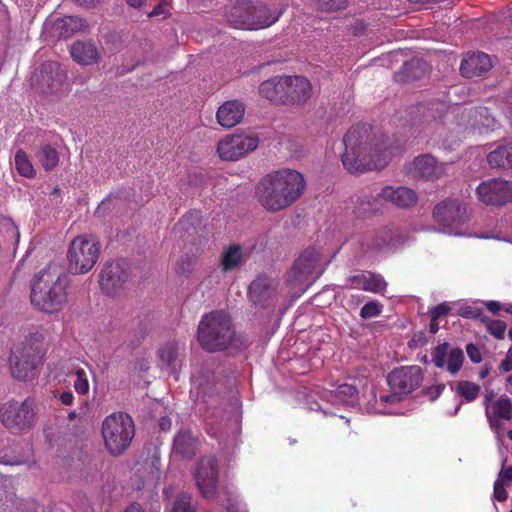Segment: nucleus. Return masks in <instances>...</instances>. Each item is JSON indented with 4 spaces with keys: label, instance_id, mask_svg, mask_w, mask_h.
Here are the masks:
<instances>
[{
    "label": "nucleus",
    "instance_id": "f257e3e1",
    "mask_svg": "<svg viewBox=\"0 0 512 512\" xmlns=\"http://www.w3.org/2000/svg\"><path fill=\"white\" fill-rule=\"evenodd\" d=\"M394 142L382 130H347L343 137V166L350 173L381 170L403 146L398 139Z\"/></svg>",
    "mask_w": 512,
    "mask_h": 512
},
{
    "label": "nucleus",
    "instance_id": "f03ea898",
    "mask_svg": "<svg viewBox=\"0 0 512 512\" xmlns=\"http://www.w3.org/2000/svg\"><path fill=\"white\" fill-rule=\"evenodd\" d=\"M305 180L296 170L282 169L264 176L256 186L260 205L269 212L288 208L302 195Z\"/></svg>",
    "mask_w": 512,
    "mask_h": 512
},
{
    "label": "nucleus",
    "instance_id": "7ed1b4c3",
    "mask_svg": "<svg viewBox=\"0 0 512 512\" xmlns=\"http://www.w3.org/2000/svg\"><path fill=\"white\" fill-rule=\"evenodd\" d=\"M68 287V276L56 264L49 263L34 276L31 304L47 314L58 313L67 303Z\"/></svg>",
    "mask_w": 512,
    "mask_h": 512
},
{
    "label": "nucleus",
    "instance_id": "20e7f679",
    "mask_svg": "<svg viewBox=\"0 0 512 512\" xmlns=\"http://www.w3.org/2000/svg\"><path fill=\"white\" fill-rule=\"evenodd\" d=\"M201 348L215 353L236 346L238 337L230 315L224 310H214L202 316L198 325Z\"/></svg>",
    "mask_w": 512,
    "mask_h": 512
},
{
    "label": "nucleus",
    "instance_id": "39448f33",
    "mask_svg": "<svg viewBox=\"0 0 512 512\" xmlns=\"http://www.w3.org/2000/svg\"><path fill=\"white\" fill-rule=\"evenodd\" d=\"M134 435V422L127 413L114 412L102 423L104 444L112 456L122 455L129 448Z\"/></svg>",
    "mask_w": 512,
    "mask_h": 512
},
{
    "label": "nucleus",
    "instance_id": "423d86ee",
    "mask_svg": "<svg viewBox=\"0 0 512 512\" xmlns=\"http://www.w3.org/2000/svg\"><path fill=\"white\" fill-rule=\"evenodd\" d=\"M100 245L92 239L78 236L74 238L67 252L68 267L73 274H85L96 264Z\"/></svg>",
    "mask_w": 512,
    "mask_h": 512
},
{
    "label": "nucleus",
    "instance_id": "0eeeda50",
    "mask_svg": "<svg viewBox=\"0 0 512 512\" xmlns=\"http://www.w3.org/2000/svg\"><path fill=\"white\" fill-rule=\"evenodd\" d=\"M35 403L32 398L22 402L9 400L0 406V421L11 431L30 429L35 420Z\"/></svg>",
    "mask_w": 512,
    "mask_h": 512
},
{
    "label": "nucleus",
    "instance_id": "6e6552de",
    "mask_svg": "<svg viewBox=\"0 0 512 512\" xmlns=\"http://www.w3.org/2000/svg\"><path fill=\"white\" fill-rule=\"evenodd\" d=\"M321 258L320 252L315 248H307L295 260L288 272L287 282L290 286L303 293L319 277L314 275Z\"/></svg>",
    "mask_w": 512,
    "mask_h": 512
},
{
    "label": "nucleus",
    "instance_id": "1a4fd4ad",
    "mask_svg": "<svg viewBox=\"0 0 512 512\" xmlns=\"http://www.w3.org/2000/svg\"><path fill=\"white\" fill-rule=\"evenodd\" d=\"M433 218L445 232L457 233V229L469 221L467 204L458 199L447 198L435 206Z\"/></svg>",
    "mask_w": 512,
    "mask_h": 512
},
{
    "label": "nucleus",
    "instance_id": "9d476101",
    "mask_svg": "<svg viewBox=\"0 0 512 512\" xmlns=\"http://www.w3.org/2000/svg\"><path fill=\"white\" fill-rule=\"evenodd\" d=\"M66 80V73L61 69L58 62H43L31 77L32 89L43 95H52L60 91L63 82Z\"/></svg>",
    "mask_w": 512,
    "mask_h": 512
},
{
    "label": "nucleus",
    "instance_id": "9b49d317",
    "mask_svg": "<svg viewBox=\"0 0 512 512\" xmlns=\"http://www.w3.org/2000/svg\"><path fill=\"white\" fill-rule=\"evenodd\" d=\"M394 231L389 227L363 233L353 243V253L358 259L374 255L393 245Z\"/></svg>",
    "mask_w": 512,
    "mask_h": 512
},
{
    "label": "nucleus",
    "instance_id": "f8f14e48",
    "mask_svg": "<svg viewBox=\"0 0 512 512\" xmlns=\"http://www.w3.org/2000/svg\"><path fill=\"white\" fill-rule=\"evenodd\" d=\"M476 195L487 206H504L512 202V182L501 178L482 181L476 189Z\"/></svg>",
    "mask_w": 512,
    "mask_h": 512
},
{
    "label": "nucleus",
    "instance_id": "ddd939ff",
    "mask_svg": "<svg viewBox=\"0 0 512 512\" xmlns=\"http://www.w3.org/2000/svg\"><path fill=\"white\" fill-rule=\"evenodd\" d=\"M258 144V137L238 133L226 136L221 140L218 143L217 152L221 159L235 161L254 151Z\"/></svg>",
    "mask_w": 512,
    "mask_h": 512
},
{
    "label": "nucleus",
    "instance_id": "4468645a",
    "mask_svg": "<svg viewBox=\"0 0 512 512\" xmlns=\"http://www.w3.org/2000/svg\"><path fill=\"white\" fill-rule=\"evenodd\" d=\"M196 485L205 499L217 498L219 468L215 458L207 457L200 460L195 471Z\"/></svg>",
    "mask_w": 512,
    "mask_h": 512
},
{
    "label": "nucleus",
    "instance_id": "2eb2a0df",
    "mask_svg": "<svg viewBox=\"0 0 512 512\" xmlns=\"http://www.w3.org/2000/svg\"><path fill=\"white\" fill-rule=\"evenodd\" d=\"M423 380L422 369L417 366H404L389 373L387 381L392 391L408 395L416 390Z\"/></svg>",
    "mask_w": 512,
    "mask_h": 512
},
{
    "label": "nucleus",
    "instance_id": "dca6fc26",
    "mask_svg": "<svg viewBox=\"0 0 512 512\" xmlns=\"http://www.w3.org/2000/svg\"><path fill=\"white\" fill-rule=\"evenodd\" d=\"M129 272L124 261L107 263L100 273L99 284L108 295L114 294L117 289L128 280Z\"/></svg>",
    "mask_w": 512,
    "mask_h": 512
},
{
    "label": "nucleus",
    "instance_id": "f3484780",
    "mask_svg": "<svg viewBox=\"0 0 512 512\" xmlns=\"http://www.w3.org/2000/svg\"><path fill=\"white\" fill-rule=\"evenodd\" d=\"M312 95V85L303 76H286L283 105H302Z\"/></svg>",
    "mask_w": 512,
    "mask_h": 512
},
{
    "label": "nucleus",
    "instance_id": "a211bd4d",
    "mask_svg": "<svg viewBox=\"0 0 512 512\" xmlns=\"http://www.w3.org/2000/svg\"><path fill=\"white\" fill-rule=\"evenodd\" d=\"M44 27L54 38H69L77 32L84 31L87 28V22L78 16H66L48 19Z\"/></svg>",
    "mask_w": 512,
    "mask_h": 512
},
{
    "label": "nucleus",
    "instance_id": "6ab92c4d",
    "mask_svg": "<svg viewBox=\"0 0 512 512\" xmlns=\"http://www.w3.org/2000/svg\"><path fill=\"white\" fill-rule=\"evenodd\" d=\"M448 343L437 345L432 353V361L437 368H444L451 373L456 374L462 367L464 361V353L460 348H453L449 353Z\"/></svg>",
    "mask_w": 512,
    "mask_h": 512
},
{
    "label": "nucleus",
    "instance_id": "aec40b11",
    "mask_svg": "<svg viewBox=\"0 0 512 512\" xmlns=\"http://www.w3.org/2000/svg\"><path fill=\"white\" fill-rule=\"evenodd\" d=\"M250 300L262 307H266L276 298V283L273 279L260 275L251 282L248 288Z\"/></svg>",
    "mask_w": 512,
    "mask_h": 512
},
{
    "label": "nucleus",
    "instance_id": "412c9836",
    "mask_svg": "<svg viewBox=\"0 0 512 512\" xmlns=\"http://www.w3.org/2000/svg\"><path fill=\"white\" fill-rule=\"evenodd\" d=\"M15 348V354L21 357L29 358L39 364L44 358L47 348L45 346V336L36 331L27 335L24 340Z\"/></svg>",
    "mask_w": 512,
    "mask_h": 512
},
{
    "label": "nucleus",
    "instance_id": "4be33fe9",
    "mask_svg": "<svg viewBox=\"0 0 512 512\" xmlns=\"http://www.w3.org/2000/svg\"><path fill=\"white\" fill-rule=\"evenodd\" d=\"M345 286L350 289H359L380 294L387 289V282L380 274L362 271L347 277Z\"/></svg>",
    "mask_w": 512,
    "mask_h": 512
},
{
    "label": "nucleus",
    "instance_id": "5701e85b",
    "mask_svg": "<svg viewBox=\"0 0 512 512\" xmlns=\"http://www.w3.org/2000/svg\"><path fill=\"white\" fill-rule=\"evenodd\" d=\"M492 68V62L486 53L468 52L460 64V73L465 78L480 77Z\"/></svg>",
    "mask_w": 512,
    "mask_h": 512
},
{
    "label": "nucleus",
    "instance_id": "b1692460",
    "mask_svg": "<svg viewBox=\"0 0 512 512\" xmlns=\"http://www.w3.org/2000/svg\"><path fill=\"white\" fill-rule=\"evenodd\" d=\"M251 16V0L237 1L225 11L226 22L236 29L254 30Z\"/></svg>",
    "mask_w": 512,
    "mask_h": 512
},
{
    "label": "nucleus",
    "instance_id": "393cba45",
    "mask_svg": "<svg viewBox=\"0 0 512 512\" xmlns=\"http://www.w3.org/2000/svg\"><path fill=\"white\" fill-rule=\"evenodd\" d=\"M161 363L170 369L171 373H178L184 363L185 345L175 340H169L161 345L157 351Z\"/></svg>",
    "mask_w": 512,
    "mask_h": 512
},
{
    "label": "nucleus",
    "instance_id": "a878e982",
    "mask_svg": "<svg viewBox=\"0 0 512 512\" xmlns=\"http://www.w3.org/2000/svg\"><path fill=\"white\" fill-rule=\"evenodd\" d=\"M70 54L77 64L90 66L98 64L101 52L92 40H77L70 46Z\"/></svg>",
    "mask_w": 512,
    "mask_h": 512
},
{
    "label": "nucleus",
    "instance_id": "bb28decb",
    "mask_svg": "<svg viewBox=\"0 0 512 512\" xmlns=\"http://www.w3.org/2000/svg\"><path fill=\"white\" fill-rule=\"evenodd\" d=\"M413 167L416 175L425 180H438L445 175V164L438 162L430 154H424L416 157L413 161Z\"/></svg>",
    "mask_w": 512,
    "mask_h": 512
},
{
    "label": "nucleus",
    "instance_id": "cd10ccee",
    "mask_svg": "<svg viewBox=\"0 0 512 512\" xmlns=\"http://www.w3.org/2000/svg\"><path fill=\"white\" fill-rule=\"evenodd\" d=\"M283 11L275 7H270L260 1H251V16L253 17V29H263L276 23Z\"/></svg>",
    "mask_w": 512,
    "mask_h": 512
},
{
    "label": "nucleus",
    "instance_id": "c85d7f7f",
    "mask_svg": "<svg viewBox=\"0 0 512 512\" xmlns=\"http://www.w3.org/2000/svg\"><path fill=\"white\" fill-rule=\"evenodd\" d=\"M386 204V199L382 197V191L376 195L363 194L357 199L354 207V213L359 218H371L382 213Z\"/></svg>",
    "mask_w": 512,
    "mask_h": 512
},
{
    "label": "nucleus",
    "instance_id": "c756f323",
    "mask_svg": "<svg viewBox=\"0 0 512 512\" xmlns=\"http://www.w3.org/2000/svg\"><path fill=\"white\" fill-rule=\"evenodd\" d=\"M9 366L13 378L20 381H29L36 377L38 364L15 354V348L11 349L9 356Z\"/></svg>",
    "mask_w": 512,
    "mask_h": 512
},
{
    "label": "nucleus",
    "instance_id": "7c9ffc66",
    "mask_svg": "<svg viewBox=\"0 0 512 512\" xmlns=\"http://www.w3.org/2000/svg\"><path fill=\"white\" fill-rule=\"evenodd\" d=\"M245 108L238 100L227 101L217 111L216 118L223 128H233L244 117Z\"/></svg>",
    "mask_w": 512,
    "mask_h": 512
},
{
    "label": "nucleus",
    "instance_id": "2f4dec72",
    "mask_svg": "<svg viewBox=\"0 0 512 512\" xmlns=\"http://www.w3.org/2000/svg\"><path fill=\"white\" fill-rule=\"evenodd\" d=\"M486 418L491 428H499L501 420L512 419V401L507 395L500 396L491 403L488 410L485 411Z\"/></svg>",
    "mask_w": 512,
    "mask_h": 512
},
{
    "label": "nucleus",
    "instance_id": "473e14b6",
    "mask_svg": "<svg viewBox=\"0 0 512 512\" xmlns=\"http://www.w3.org/2000/svg\"><path fill=\"white\" fill-rule=\"evenodd\" d=\"M445 110V105L441 102H429L419 104L411 111L413 125H432V121L441 118Z\"/></svg>",
    "mask_w": 512,
    "mask_h": 512
},
{
    "label": "nucleus",
    "instance_id": "72a5a7b5",
    "mask_svg": "<svg viewBox=\"0 0 512 512\" xmlns=\"http://www.w3.org/2000/svg\"><path fill=\"white\" fill-rule=\"evenodd\" d=\"M382 197L387 202H391L393 205L399 208H409L414 206L418 201L416 192L407 187L385 186L382 189Z\"/></svg>",
    "mask_w": 512,
    "mask_h": 512
},
{
    "label": "nucleus",
    "instance_id": "f704fd0d",
    "mask_svg": "<svg viewBox=\"0 0 512 512\" xmlns=\"http://www.w3.org/2000/svg\"><path fill=\"white\" fill-rule=\"evenodd\" d=\"M198 449V438L190 429H181L173 441V451L182 458H192Z\"/></svg>",
    "mask_w": 512,
    "mask_h": 512
},
{
    "label": "nucleus",
    "instance_id": "c9c22d12",
    "mask_svg": "<svg viewBox=\"0 0 512 512\" xmlns=\"http://www.w3.org/2000/svg\"><path fill=\"white\" fill-rule=\"evenodd\" d=\"M428 71V64L419 58L406 61L402 68L394 74V79L399 83H406L422 78Z\"/></svg>",
    "mask_w": 512,
    "mask_h": 512
},
{
    "label": "nucleus",
    "instance_id": "e433bc0d",
    "mask_svg": "<svg viewBox=\"0 0 512 512\" xmlns=\"http://www.w3.org/2000/svg\"><path fill=\"white\" fill-rule=\"evenodd\" d=\"M285 77L276 76L264 81L259 87L260 94L270 101L283 104Z\"/></svg>",
    "mask_w": 512,
    "mask_h": 512
},
{
    "label": "nucleus",
    "instance_id": "4c0bfd02",
    "mask_svg": "<svg viewBox=\"0 0 512 512\" xmlns=\"http://www.w3.org/2000/svg\"><path fill=\"white\" fill-rule=\"evenodd\" d=\"M242 260V250L239 245L229 246L223 253L221 268L223 271H231L237 268Z\"/></svg>",
    "mask_w": 512,
    "mask_h": 512
},
{
    "label": "nucleus",
    "instance_id": "58836bf2",
    "mask_svg": "<svg viewBox=\"0 0 512 512\" xmlns=\"http://www.w3.org/2000/svg\"><path fill=\"white\" fill-rule=\"evenodd\" d=\"M452 389L467 402L474 401L479 396L481 390L480 385L468 380L456 382Z\"/></svg>",
    "mask_w": 512,
    "mask_h": 512
},
{
    "label": "nucleus",
    "instance_id": "ea45409f",
    "mask_svg": "<svg viewBox=\"0 0 512 512\" xmlns=\"http://www.w3.org/2000/svg\"><path fill=\"white\" fill-rule=\"evenodd\" d=\"M37 157L42 165V167L46 171H50L54 169L59 161V155L55 148L52 146L45 144L43 145L38 154Z\"/></svg>",
    "mask_w": 512,
    "mask_h": 512
},
{
    "label": "nucleus",
    "instance_id": "a19ab883",
    "mask_svg": "<svg viewBox=\"0 0 512 512\" xmlns=\"http://www.w3.org/2000/svg\"><path fill=\"white\" fill-rule=\"evenodd\" d=\"M14 161L15 168L19 175L26 178H33L35 176V169L23 150H18L16 152Z\"/></svg>",
    "mask_w": 512,
    "mask_h": 512
},
{
    "label": "nucleus",
    "instance_id": "79ce46f5",
    "mask_svg": "<svg viewBox=\"0 0 512 512\" xmlns=\"http://www.w3.org/2000/svg\"><path fill=\"white\" fill-rule=\"evenodd\" d=\"M481 322L485 324L487 331L497 339H503L507 325L504 321L491 319L487 316L481 317Z\"/></svg>",
    "mask_w": 512,
    "mask_h": 512
},
{
    "label": "nucleus",
    "instance_id": "37998d69",
    "mask_svg": "<svg viewBox=\"0 0 512 512\" xmlns=\"http://www.w3.org/2000/svg\"><path fill=\"white\" fill-rule=\"evenodd\" d=\"M349 0H316L317 10L323 13H334L346 9Z\"/></svg>",
    "mask_w": 512,
    "mask_h": 512
},
{
    "label": "nucleus",
    "instance_id": "c03bdc74",
    "mask_svg": "<svg viewBox=\"0 0 512 512\" xmlns=\"http://www.w3.org/2000/svg\"><path fill=\"white\" fill-rule=\"evenodd\" d=\"M197 262V258L194 255H184L179 258L176 264V273L183 276H189L193 271Z\"/></svg>",
    "mask_w": 512,
    "mask_h": 512
},
{
    "label": "nucleus",
    "instance_id": "a18cd8bd",
    "mask_svg": "<svg viewBox=\"0 0 512 512\" xmlns=\"http://www.w3.org/2000/svg\"><path fill=\"white\" fill-rule=\"evenodd\" d=\"M171 512H196L192 505V497L189 494H179L172 506Z\"/></svg>",
    "mask_w": 512,
    "mask_h": 512
},
{
    "label": "nucleus",
    "instance_id": "49530a36",
    "mask_svg": "<svg viewBox=\"0 0 512 512\" xmlns=\"http://www.w3.org/2000/svg\"><path fill=\"white\" fill-rule=\"evenodd\" d=\"M334 394L342 401L352 402L356 398L358 390L351 384L343 383L336 387Z\"/></svg>",
    "mask_w": 512,
    "mask_h": 512
},
{
    "label": "nucleus",
    "instance_id": "de8ad7c7",
    "mask_svg": "<svg viewBox=\"0 0 512 512\" xmlns=\"http://www.w3.org/2000/svg\"><path fill=\"white\" fill-rule=\"evenodd\" d=\"M489 165L493 168H505V145L498 146L487 156Z\"/></svg>",
    "mask_w": 512,
    "mask_h": 512
},
{
    "label": "nucleus",
    "instance_id": "09e8293b",
    "mask_svg": "<svg viewBox=\"0 0 512 512\" xmlns=\"http://www.w3.org/2000/svg\"><path fill=\"white\" fill-rule=\"evenodd\" d=\"M237 498V495L233 489V487L229 485H222L221 487L217 486V498L210 499L211 501H215L220 505L226 504L228 501H234Z\"/></svg>",
    "mask_w": 512,
    "mask_h": 512
},
{
    "label": "nucleus",
    "instance_id": "8fccbe9b",
    "mask_svg": "<svg viewBox=\"0 0 512 512\" xmlns=\"http://www.w3.org/2000/svg\"><path fill=\"white\" fill-rule=\"evenodd\" d=\"M76 380L74 381V389L80 395H85L89 391V381L84 369L79 368L75 372Z\"/></svg>",
    "mask_w": 512,
    "mask_h": 512
},
{
    "label": "nucleus",
    "instance_id": "3c124183",
    "mask_svg": "<svg viewBox=\"0 0 512 512\" xmlns=\"http://www.w3.org/2000/svg\"><path fill=\"white\" fill-rule=\"evenodd\" d=\"M382 313V305L376 301L367 302L360 310V317L370 319L379 316Z\"/></svg>",
    "mask_w": 512,
    "mask_h": 512
},
{
    "label": "nucleus",
    "instance_id": "603ef678",
    "mask_svg": "<svg viewBox=\"0 0 512 512\" xmlns=\"http://www.w3.org/2000/svg\"><path fill=\"white\" fill-rule=\"evenodd\" d=\"M461 317L468 319H479L481 321V317H483V312L480 308H475L472 306L462 307L458 313Z\"/></svg>",
    "mask_w": 512,
    "mask_h": 512
},
{
    "label": "nucleus",
    "instance_id": "864d4df0",
    "mask_svg": "<svg viewBox=\"0 0 512 512\" xmlns=\"http://www.w3.org/2000/svg\"><path fill=\"white\" fill-rule=\"evenodd\" d=\"M473 117L476 118L477 116H480L481 118H484L485 120L481 123V126L483 128H488L494 124V119L491 118L488 113V109L485 107H478L474 108L472 111Z\"/></svg>",
    "mask_w": 512,
    "mask_h": 512
},
{
    "label": "nucleus",
    "instance_id": "5fc2aeb1",
    "mask_svg": "<svg viewBox=\"0 0 512 512\" xmlns=\"http://www.w3.org/2000/svg\"><path fill=\"white\" fill-rule=\"evenodd\" d=\"M505 486H506V484L501 483L500 481L496 480L494 482L493 495H494V498L499 502L505 501L508 497Z\"/></svg>",
    "mask_w": 512,
    "mask_h": 512
},
{
    "label": "nucleus",
    "instance_id": "6e6d98bb",
    "mask_svg": "<svg viewBox=\"0 0 512 512\" xmlns=\"http://www.w3.org/2000/svg\"><path fill=\"white\" fill-rule=\"evenodd\" d=\"M466 352H467L469 359L473 363H480L482 361V353L477 345H475L473 343L467 344Z\"/></svg>",
    "mask_w": 512,
    "mask_h": 512
},
{
    "label": "nucleus",
    "instance_id": "4d7b16f0",
    "mask_svg": "<svg viewBox=\"0 0 512 512\" xmlns=\"http://www.w3.org/2000/svg\"><path fill=\"white\" fill-rule=\"evenodd\" d=\"M449 311H450L449 304L446 302H443V303L438 304L431 310V317H433L434 319H439L441 317L446 316L449 313Z\"/></svg>",
    "mask_w": 512,
    "mask_h": 512
},
{
    "label": "nucleus",
    "instance_id": "13d9d810",
    "mask_svg": "<svg viewBox=\"0 0 512 512\" xmlns=\"http://www.w3.org/2000/svg\"><path fill=\"white\" fill-rule=\"evenodd\" d=\"M506 459L503 461V465L505 464ZM497 481H500L501 483H504L506 485L510 484L512 482V466L504 467L498 474Z\"/></svg>",
    "mask_w": 512,
    "mask_h": 512
},
{
    "label": "nucleus",
    "instance_id": "bf43d9fd",
    "mask_svg": "<svg viewBox=\"0 0 512 512\" xmlns=\"http://www.w3.org/2000/svg\"><path fill=\"white\" fill-rule=\"evenodd\" d=\"M402 393H398L397 391H392L389 394H381L380 395V402L385 404H393L397 403L402 400L403 398Z\"/></svg>",
    "mask_w": 512,
    "mask_h": 512
},
{
    "label": "nucleus",
    "instance_id": "052dcab7",
    "mask_svg": "<svg viewBox=\"0 0 512 512\" xmlns=\"http://www.w3.org/2000/svg\"><path fill=\"white\" fill-rule=\"evenodd\" d=\"M165 5H166L165 2L161 1L158 5H156L154 7V9L152 11L147 13V16L149 18H152V17H156V16L165 15L166 14Z\"/></svg>",
    "mask_w": 512,
    "mask_h": 512
},
{
    "label": "nucleus",
    "instance_id": "680f3d73",
    "mask_svg": "<svg viewBox=\"0 0 512 512\" xmlns=\"http://www.w3.org/2000/svg\"><path fill=\"white\" fill-rule=\"evenodd\" d=\"M59 400L63 405L70 406L73 404L74 395L71 391H63L59 395Z\"/></svg>",
    "mask_w": 512,
    "mask_h": 512
},
{
    "label": "nucleus",
    "instance_id": "e2e57ef3",
    "mask_svg": "<svg viewBox=\"0 0 512 512\" xmlns=\"http://www.w3.org/2000/svg\"><path fill=\"white\" fill-rule=\"evenodd\" d=\"M366 25L363 20H357L355 23L351 26V32L354 35H361L365 31Z\"/></svg>",
    "mask_w": 512,
    "mask_h": 512
},
{
    "label": "nucleus",
    "instance_id": "0e129e2a",
    "mask_svg": "<svg viewBox=\"0 0 512 512\" xmlns=\"http://www.w3.org/2000/svg\"><path fill=\"white\" fill-rule=\"evenodd\" d=\"M363 300H364V296L363 295L351 294L350 297L347 300V304L349 305L350 308H355L360 303H362Z\"/></svg>",
    "mask_w": 512,
    "mask_h": 512
},
{
    "label": "nucleus",
    "instance_id": "69168bd1",
    "mask_svg": "<svg viewBox=\"0 0 512 512\" xmlns=\"http://www.w3.org/2000/svg\"><path fill=\"white\" fill-rule=\"evenodd\" d=\"M485 306L493 314L498 313L502 308L499 302L493 300L487 301Z\"/></svg>",
    "mask_w": 512,
    "mask_h": 512
},
{
    "label": "nucleus",
    "instance_id": "338daca9",
    "mask_svg": "<svg viewBox=\"0 0 512 512\" xmlns=\"http://www.w3.org/2000/svg\"><path fill=\"white\" fill-rule=\"evenodd\" d=\"M505 167L512 168V144L505 145Z\"/></svg>",
    "mask_w": 512,
    "mask_h": 512
},
{
    "label": "nucleus",
    "instance_id": "774afa93",
    "mask_svg": "<svg viewBox=\"0 0 512 512\" xmlns=\"http://www.w3.org/2000/svg\"><path fill=\"white\" fill-rule=\"evenodd\" d=\"M238 497L234 501H228L223 506L226 508L227 512H240L238 505Z\"/></svg>",
    "mask_w": 512,
    "mask_h": 512
}]
</instances>
